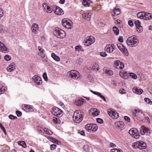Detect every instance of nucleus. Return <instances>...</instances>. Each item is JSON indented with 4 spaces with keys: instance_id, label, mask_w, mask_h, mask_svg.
Instances as JSON below:
<instances>
[{
    "instance_id": "1",
    "label": "nucleus",
    "mask_w": 152,
    "mask_h": 152,
    "mask_svg": "<svg viewBox=\"0 0 152 152\" xmlns=\"http://www.w3.org/2000/svg\"><path fill=\"white\" fill-rule=\"evenodd\" d=\"M127 44L130 47H134L137 46L139 43L137 36L133 35L131 36L126 40Z\"/></svg>"
},
{
    "instance_id": "2",
    "label": "nucleus",
    "mask_w": 152,
    "mask_h": 152,
    "mask_svg": "<svg viewBox=\"0 0 152 152\" xmlns=\"http://www.w3.org/2000/svg\"><path fill=\"white\" fill-rule=\"evenodd\" d=\"M83 112L80 110H77L74 112L73 118L74 121L77 123H80L83 120Z\"/></svg>"
},
{
    "instance_id": "3",
    "label": "nucleus",
    "mask_w": 152,
    "mask_h": 152,
    "mask_svg": "<svg viewBox=\"0 0 152 152\" xmlns=\"http://www.w3.org/2000/svg\"><path fill=\"white\" fill-rule=\"evenodd\" d=\"M53 34L56 37L60 39L64 38L66 36L65 32L58 28L54 29Z\"/></svg>"
},
{
    "instance_id": "4",
    "label": "nucleus",
    "mask_w": 152,
    "mask_h": 152,
    "mask_svg": "<svg viewBox=\"0 0 152 152\" xmlns=\"http://www.w3.org/2000/svg\"><path fill=\"white\" fill-rule=\"evenodd\" d=\"M132 146L134 148H138L140 150L145 149L147 147L146 143L142 141L134 142L132 144Z\"/></svg>"
},
{
    "instance_id": "5",
    "label": "nucleus",
    "mask_w": 152,
    "mask_h": 152,
    "mask_svg": "<svg viewBox=\"0 0 152 152\" xmlns=\"http://www.w3.org/2000/svg\"><path fill=\"white\" fill-rule=\"evenodd\" d=\"M86 130L90 132H95L98 129V126L95 124H87L85 126Z\"/></svg>"
},
{
    "instance_id": "6",
    "label": "nucleus",
    "mask_w": 152,
    "mask_h": 152,
    "mask_svg": "<svg viewBox=\"0 0 152 152\" xmlns=\"http://www.w3.org/2000/svg\"><path fill=\"white\" fill-rule=\"evenodd\" d=\"M132 112L133 115L138 120L140 119L144 115L142 110L138 109H134Z\"/></svg>"
},
{
    "instance_id": "7",
    "label": "nucleus",
    "mask_w": 152,
    "mask_h": 152,
    "mask_svg": "<svg viewBox=\"0 0 152 152\" xmlns=\"http://www.w3.org/2000/svg\"><path fill=\"white\" fill-rule=\"evenodd\" d=\"M51 112L53 114L58 117H61L63 115L62 111L61 109L57 107L52 108Z\"/></svg>"
},
{
    "instance_id": "8",
    "label": "nucleus",
    "mask_w": 152,
    "mask_h": 152,
    "mask_svg": "<svg viewBox=\"0 0 152 152\" xmlns=\"http://www.w3.org/2000/svg\"><path fill=\"white\" fill-rule=\"evenodd\" d=\"M95 42L94 38L92 36L87 37L84 40V44L85 45L88 46L90 45Z\"/></svg>"
},
{
    "instance_id": "9",
    "label": "nucleus",
    "mask_w": 152,
    "mask_h": 152,
    "mask_svg": "<svg viewBox=\"0 0 152 152\" xmlns=\"http://www.w3.org/2000/svg\"><path fill=\"white\" fill-rule=\"evenodd\" d=\"M62 26L67 29H71L72 28V22L69 20L66 19H63L61 22Z\"/></svg>"
},
{
    "instance_id": "10",
    "label": "nucleus",
    "mask_w": 152,
    "mask_h": 152,
    "mask_svg": "<svg viewBox=\"0 0 152 152\" xmlns=\"http://www.w3.org/2000/svg\"><path fill=\"white\" fill-rule=\"evenodd\" d=\"M68 75L73 79H77L80 77L79 73L75 70H72L68 72Z\"/></svg>"
},
{
    "instance_id": "11",
    "label": "nucleus",
    "mask_w": 152,
    "mask_h": 152,
    "mask_svg": "<svg viewBox=\"0 0 152 152\" xmlns=\"http://www.w3.org/2000/svg\"><path fill=\"white\" fill-rule=\"evenodd\" d=\"M140 133L142 135H144L145 134L147 135H149L151 134V131L150 129L144 126H142L140 129Z\"/></svg>"
},
{
    "instance_id": "12",
    "label": "nucleus",
    "mask_w": 152,
    "mask_h": 152,
    "mask_svg": "<svg viewBox=\"0 0 152 152\" xmlns=\"http://www.w3.org/2000/svg\"><path fill=\"white\" fill-rule=\"evenodd\" d=\"M107 112L109 115L112 118L117 119L119 117V115L117 112L113 111L110 109L107 110Z\"/></svg>"
},
{
    "instance_id": "13",
    "label": "nucleus",
    "mask_w": 152,
    "mask_h": 152,
    "mask_svg": "<svg viewBox=\"0 0 152 152\" xmlns=\"http://www.w3.org/2000/svg\"><path fill=\"white\" fill-rule=\"evenodd\" d=\"M32 80L37 85H40L42 82L41 78L38 75H35L32 77Z\"/></svg>"
},
{
    "instance_id": "14",
    "label": "nucleus",
    "mask_w": 152,
    "mask_h": 152,
    "mask_svg": "<svg viewBox=\"0 0 152 152\" xmlns=\"http://www.w3.org/2000/svg\"><path fill=\"white\" fill-rule=\"evenodd\" d=\"M114 64L115 67L117 69H122L124 67V64L119 60L115 61Z\"/></svg>"
},
{
    "instance_id": "15",
    "label": "nucleus",
    "mask_w": 152,
    "mask_h": 152,
    "mask_svg": "<svg viewBox=\"0 0 152 152\" xmlns=\"http://www.w3.org/2000/svg\"><path fill=\"white\" fill-rule=\"evenodd\" d=\"M31 30L32 32L34 34H37L39 31L38 24L36 23L33 24L31 26Z\"/></svg>"
},
{
    "instance_id": "16",
    "label": "nucleus",
    "mask_w": 152,
    "mask_h": 152,
    "mask_svg": "<svg viewBox=\"0 0 152 152\" xmlns=\"http://www.w3.org/2000/svg\"><path fill=\"white\" fill-rule=\"evenodd\" d=\"M115 125L118 129H122L124 126V122L121 121H117L115 123Z\"/></svg>"
},
{
    "instance_id": "17",
    "label": "nucleus",
    "mask_w": 152,
    "mask_h": 152,
    "mask_svg": "<svg viewBox=\"0 0 152 152\" xmlns=\"http://www.w3.org/2000/svg\"><path fill=\"white\" fill-rule=\"evenodd\" d=\"M132 91L133 93L137 94H141L143 92L142 90L139 88H137L135 87L133 88H132Z\"/></svg>"
},
{
    "instance_id": "18",
    "label": "nucleus",
    "mask_w": 152,
    "mask_h": 152,
    "mask_svg": "<svg viewBox=\"0 0 152 152\" xmlns=\"http://www.w3.org/2000/svg\"><path fill=\"white\" fill-rule=\"evenodd\" d=\"M55 12L58 15H61L64 14V11L59 7L56 6L55 9Z\"/></svg>"
},
{
    "instance_id": "19",
    "label": "nucleus",
    "mask_w": 152,
    "mask_h": 152,
    "mask_svg": "<svg viewBox=\"0 0 152 152\" xmlns=\"http://www.w3.org/2000/svg\"><path fill=\"white\" fill-rule=\"evenodd\" d=\"M15 68V63H12L7 67V70L8 72H10L14 70Z\"/></svg>"
},
{
    "instance_id": "20",
    "label": "nucleus",
    "mask_w": 152,
    "mask_h": 152,
    "mask_svg": "<svg viewBox=\"0 0 152 152\" xmlns=\"http://www.w3.org/2000/svg\"><path fill=\"white\" fill-rule=\"evenodd\" d=\"M113 47L110 45H107L105 47L104 49L107 53H111L113 50Z\"/></svg>"
},
{
    "instance_id": "21",
    "label": "nucleus",
    "mask_w": 152,
    "mask_h": 152,
    "mask_svg": "<svg viewBox=\"0 0 152 152\" xmlns=\"http://www.w3.org/2000/svg\"><path fill=\"white\" fill-rule=\"evenodd\" d=\"M86 102V100L82 98H81L78 99L77 101H75V104L77 105L80 106L84 103Z\"/></svg>"
},
{
    "instance_id": "22",
    "label": "nucleus",
    "mask_w": 152,
    "mask_h": 152,
    "mask_svg": "<svg viewBox=\"0 0 152 152\" xmlns=\"http://www.w3.org/2000/svg\"><path fill=\"white\" fill-rule=\"evenodd\" d=\"M24 110L27 111L32 112L34 110L33 109L30 105L27 104H25L23 107Z\"/></svg>"
},
{
    "instance_id": "23",
    "label": "nucleus",
    "mask_w": 152,
    "mask_h": 152,
    "mask_svg": "<svg viewBox=\"0 0 152 152\" xmlns=\"http://www.w3.org/2000/svg\"><path fill=\"white\" fill-rule=\"evenodd\" d=\"M120 75L124 79H127L129 77V75L126 72H119Z\"/></svg>"
},
{
    "instance_id": "24",
    "label": "nucleus",
    "mask_w": 152,
    "mask_h": 152,
    "mask_svg": "<svg viewBox=\"0 0 152 152\" xmlns=\"http://www.w3.org/2000/svg\"><path fill=\"white\" fill-rule=\"evenodd\" d=\"M91 13H85L82 15V16L84 19H90L91 18Z\"/></svg>"
},
{
    "instance_id": "25",
    "label": "nucleus",
    "mask_w": 152,
    "mask_h": 152,
    "mask_svg": "<svg viewBox=\"0 0 152 152\" xmlns=\"http://www.w3.org/2000/svg\"><path fill=\"white\" fill-rule=\"evenodd\" d=\"M145 15L144 16V20H149L152 19V15L148 13L145 12Z\"/></svg>"
},
{
    "instance_id": "26",
    "label": "nucleus",
    "mask_w": 152,
    "mask_h": 152,
    "mask_svg": "<svg viewBox=\"0 0 152 152\" xmlns=\"http://www.w3.org/2000/svg\"><path fill=\"white\" fill-rule=\"evenodd\" d=\"M145 12H138L137 15L138 18L144 19V16H145Z\"/></svg>"
},
{
    "instance_id": "27",
    "label": "nucleus",
    "mask_w": 152,
    "mask_h": 152,
    "mask_svg": "<svg viewBox=\"0 0 152 152\" xmlns=\"http://www.w3.org/2000/svg\"><path fill=\"white\" fill-rule=\"evenodd\" d=\"M0 51L3 53H6L9 52V50L4 44V46L1 47V48H0Z\"/></svg>"
},
{
    "instance_id": "28",
    "label": "nucleus",
    "mask_w": 152,
    "mask_h": 152,
    "mask_svg": "<svg viewBox=\"0 0 152 152\" xmlns=\"http://www.w3.org/2000/svg\"><path fill=\"white\" fill-rule=\"evenodd\" d=\"M51 56L56 61L58 62L60 61V58L58 56H56L54 53L51 54Z\"/></svg>"
},
{
    "instance_id": "29",
    "label": "nucleus",
    "mask_w": 152,
    "mask_h": 152,
    "mask_svg": "<svg viewBox=\"0 0 152 152\" xmlns=\"http://www.w3.org/2000/svg\"><path fill=\"white\" fill-rule=\"evenodd\" d=\"M48 138L50 141L54 143H57L58 144H59L60 143V142L58 141V140L55 138H54L51 137H48Z\"/></svg>"
},
{
    "instance_id": "30",
    "label": "nucleus",
    "mask_w": 152,
    "mask_h": 152,
    "mask_svg": "<svg viewBox=\"0 0 152 152\" xmlns=\"http://www.w3.org/2000/svg\"><path fill=\"white\" fill-rule=\"evenodd\" d=\"M113 13L115 15H118L120 14V10L116 7H115L113 11Z\"/></svg>"
},
{
    "instance_id": "31",
    "label": "nucleus",
    "mask_w": 152,
    "mask_h": 152,
    "mask_svg": "<svg viewBox=\"0 0 152 152\" xmlns=\"http://www.w3.org/2000/svg\"><path fill=\"white\" fill-rule=\"evenodd\" d=\"M91 1L89 0H83L82 4L85 6L88 7L90 5Z\"/></svg>"
},
{
    "instance_id": "32",
    "label": "nucleus",
    "mask_w": 152,
    "mask_h": 152,
    "mask_svg": "<svg viewBox=\"0 0 152 152\" xmlns=\"http://www.w3.org/2000/svg\"><path fill=\"white\" fill-rule=\"evenodd\" d=\"M137 130L136 129L132 128L129 131V133L130 135L133 137L134 133L137 132Z\"/></svg>"
},
{
    "instance_id": "33",
    "label": "nucleus",
    "mask_w": 152,
    "mask_h": 152,
    "mask_svg": "<svg viewBox=\"0 0 152 152\" xmlns=\"http://www.w3.org/2000/svg\"><path fill=\"white\" fill-rule=\"evenodd\" d=\"M92 70H95L96 71H98L99 69V65L96 63H95L91 68Z\"/></svg>"
},
{
    "instance_id": "34",
    "label": "nucleus",
    "mask_w": 152,
    "mask_h": 152,
    "mask_svg": "<svg viewBox=\"0 0 152 152\" xmlns=\"http://www.w3.org/2000/svg\"><path fill=\"white\" fill-rule=\"evenodd\" d=\"M113 30L114 34L116 35H118L119 34V30L116 27L113 26Z\"/></svg>"
},
{
    "instance_id": "35",
    "label": "nucleus",
    "mask_w": 152,
    "mask_h": 152,
    "mask_svg": "<svg viewBox=\"0 0 152 152\" xmlns=\"http://www.w3.org/2000/svg\"><path fill=\"white\" fill-rule=\"evenodd\" d=\"M103 70L105 72V73L107 75L111 76L113 74V72L111 70L104 69Z\"/></svg>"
},
{
    "instance_id": "36",
    "label": "nucleus",
    "mask_w": 152,
    "mask_h": 152,
    "mask_svg": "<svg viewBox=\"0 0 152 152\" xmlns=\"http://www.w3.org/2000/svg\"><path fill=\"white\" fill-rule=\"evenodd\" d=\"M6 90L7 88H5L2 85H0V95L3 93Z\"/></svg>"
},
{
    "instance_id": "37",
    "label": "nucleus",
    "mask_w": 152,
    "mask_h": 152,
    "mask_svg": "<svg viewBox=\"0 0 152 152\" xmlns=\"http://www.w3.org/2000/svg\"><path fill=\"white\" fill-rule=\"evenodd\" d=\"M53 121L55 124H59L61 122L60 119L56 117H53Z\"/></svg>"
},
{
    "instance_id": "38",
    "label": "nucleus",
    "mask_w": 152,
    "mask_h": 152,
    "mask_svg": "<svg viewBox=\"0 0 152 152\" xmlns=\"http://www.w3.org/2000/svg\"><path fill=\"white\" fill-rule=\"evenodd\" d=\"M18 144L19 145L22 146L24 148H26L27 147L25 142L24 141H22V142L18 141Z\"/></svg>"
},
{
    "instance_id": "39",
    "label": "nucleus",
    "mask_w": 152,
    "mask_h": 152,
    "mask_svg": "<svg viewBox=\"0 0 152 152\" xmlns=\"http://www.w3.org/2000/svg\"><path fill=\"white\" fill-rule=\"evenodd\" d=\"M122 50L121 51L124 54V55L128 56V52L126 48L125 47L122 48Z\"/></svg>"
},
{
    "instance_id": "40",
    "label": "nucleus",
    "mask_w": 152,
    "mask_h": 152,
    "mask_svg": "<svg viewBox=\"0 0 152 152\" xmlns=\"http://www.w3.org/2000/svg\"><path fill=\"white\" fill-rule=\"evenodd\" d=\"M99 113V111L96 109H94L93 112L92 113V114L95 116L98 115Z\"/></svg>"
},
{
    "instance_id": "41",
    "label": "nucleus",
    "mask_w": 152,
    "mask_h": 152,
    "mask_svg": "<svg viewBox=\"0 0 152 152\" xmlns=\"http://www.w3.org/2000/svg\"><path fill=\"white\" fill-rule=\"evenodd\" d=\"M83 59L82 58H77L76 62L77 64H80L83 63Z\"/></svg>"
},
{
    "instance_id": "42",
    "label": "nucleus",
    "mask_w": 152,
    "mask_h": 152,
    "mask_svg": "<svg viewBox=\"0 0 152 152\" xmlns=\"http://www.w3.org/2000/svg\"><path fill=\"white\" fill-rule=\"evenodd\" d=\"M44 131L45 133L51 135L53 134L52 132L51 131L46 128H45L44 129Z\"/></svg>"
},
{
    "instance_id": "43",
    "label": "nucleus",
    "mask_w": 152,
    "mask_h": 152,
    "mask_svg": "<svg viewBox=\"0 0 152 152\" xmlns=\"http://www.w3.org/2000/svg\"><path fill=\"white\" fill-rule=\"evenodd\" d=\"M129 76L131 77L133 79H136L137 78V75L134 73L132 72L130 73H129Z\"/></svg>"
},
{
    "instance_id": "44",
    "label": "nucleus",
    "mask_w": 152,
    "mask_h": 152,
    "mask_svg": "<svg viewBox=\"0 0 152 152\" xmlns=\"http://www.w3.org/2000/svg\"><path fill=\"white\" fill-rule=\"evenodd\" d=\"M133 137L136 139H138L140 137V134L137 130V132H136L135 133H134V135H133Z\"/></svg>"
},
{
    "instance_id": "45",
    "label": "nucleus",
    "mask_w": 152,
    "mask_h": 152,
    "mask_svg": "<svg viewBox=\"0 0 152 152\" xmlns=\"http://www.w3.org/2000/svg\"><path fill=\"white\" fill-rule=\"evenodd\" d=\"M137 31L139 32H141L142 31V28L141 26L136 27Z\"/></svg>"
},
{
    "instance_id": "46",
    "label": "nucleus",
    "mask_w": 152,
    "mask_h": 152,
    "mask_svg": "<svg viewBox=\"0 0 152 152\" xmlns=\"http://www.w3.org/2000/svg\"><path fill=\"white\" fill-rule=\"evenodd\" d=\"M117 46L118 47V49L121 51L122 50V48H124V46H123L122 44H121V43H119L118 44H117Z\"/></svg>"
},
{
    "instance_id": "47",
    "label": "nucleus",
    "mask_w": 152,
    "mask_h": 152,
    "mask_svg": "<svg viewBox=\"0 0 152 152\" xmlns=\"http://www.w3.org/2000/svg\"><path fill=\"white\" fill-rule=\"evenodd\" d=\"M144 100L148 104H152V102L149 98H145L144 99Z\"/></svg>"
},
{
    "instance_id": "48",
    "label": "nucleus",
    "mask_w": 152,
    "mask_h": 152,
    "mask_svg": "<svg viewBox=\"0 0 152 152\" xmlns=\"http://www.w3.org/2000/svg\"><path fill=\"white\" fill-rule=\"evenodd\" d=\"M46 10L47 12L49 13H51L53 11L52 9L49 6H48L47 7V8Z\"/></svg>"
},
{
    "instance_id": "49",
    "label": "nucleus",
    "mask_w": 152,
    "mask_h": 152,
    "mask_svg": "<svg viewBox=\"0 0 152 152\" xmlns=\"http://www.w3.org/2000/svg\"><path fill=\"white\" fill-rule=\"evenodd\" d=\"M4 58L6 61H9L11 59V58L9 55H7L4 56Z\"/></svg>"
},
{
    "instance_id": "50",
    "label": "nucleus",
    "mask_w": 152,
    "mask_h": 152,
    "mask_svg": "<svg viewBox=\"0 0 152 152\" xmlns=\"http://www.w3.org/2000/svg\"><path fill=\"white\" fill-rule=\"evenodd\" d=\"M0 128L6 134V131L4 127L3 126L2 124L0 123Z\"/></svg>"
},
{
    "instance_id": "51",
    "label": "nucleus",
    "mask_w": 152,
    "mask_h": 152,
    "mask_svg": "<svg viewBox=\"0 0 152 152\" xmlns=\"http://www.w3.org/2000/svg\"><path fill=\"white\" fill-rule=\"evenodd\" d=\"M134 24L135 25L136 27L141 26L140 22L139 20L135 21L134 22Z\"/></svg>"
},
{
    "instance_id": "52",
    "label": "nucleus",
    "mask_w": 152,
    "mask_h": 152,
    "mask_svg": "<svg viewBox=\"0 0 152 152\" xmlns=\"http://www.w3.org/2000/svg\"><path fill=\"white\" fill-rule=\"evenodd\" d=\"M43 77L45 81H47L48 80L47 75L46 73L45 72L43 74Z\"/></svg>"
},
{
    "instance_id": "53",
    "label": "nucleus",
    "mask_w": 152,
    "mask_h": 152,
    "mask_svg": "<svg viewBox=\"0 0 152 152\" xmlns=\"http://www.w3.org/2000/svg\"><path fill=\"white\" fill-rule=\"evenodd\" d=\"M96 121L98 123L100 124H102L103 123L102 119L101 118H97Z\"/></svg>"
},
{
    "instance_id": "54",
    "label": "nucleus",
    "mask_w": 152,
    "mask_h": 152,
    "mask_svg": "<svg viewBox=\"0 0 152 152\" xmlns=\"http://www.w3.org/2000/svg\"><path fill=\"white\" fill-rule=\"evenodd\" d=\"M81 49V47L80 46H77L75 48V51H78L79 52Z\"/></svg>"
},
{
    "instance_id": "55",
    "label": "nucleus",
    "mask_w": 152,
    "mask_h": 152,
    "mask_svg": "<svg viewBox=\"0 0 152 152\" xmlns=\"http://www.w3.org/2000/svg\"><path fill=\"white\" fill-rule=\"evenodd\" d=\"M99 95H98V96H99L104 101L106 102V99L104 97V96L101 95V94L100 93H98Z\"/></svg>"
},
{
    "instance_id": "56",
    "label": "nucleus",
    "mask_w": 152,
    "mask_h": 152,
    "mask_svg": "<svg viewBox=\"0 0 152 152\" xmlns=\"http://www.w3.org/2000/svg\"><path fill=\"white\" fill-rule=\"evenodd\" d=\"M100 55L102 57H106L107 56V54L105 52H102L100 53Z\"/></svg>"
},
{
    "instance_id": "57",
    "label": "nucleus",
    "mask_w": 152,
    "mask_h": 152,
    "mask_svg": "<svg viewBox=\"0 0 152 152\" xmlns=\"http://www.w3.org/2000/svg\"><path fill=\"white\" fill-rule=\"evenodd\" d=\"M16 113L17 115V116L18 117H20L22 115V113L18 110H17L16 111Z\"/></svg>"
},
{
    "instance_id": "58",
    "label": "nucleus",
    "mask_w": 152,
    "mask_h": 152,
    "mask_svg": "<svg viewBox=\"0 0 152 152\" xmlns=\"http://www.w3.org/2000/svg\"><path fill=\"white\" fill-rule=\"evenodd\" d=\"M9 118L10 119L13 120L16 119L17 118L15 116L12 115H10L9 116Z\"/></svg>"
},
{
    "instance_id": "59",
    "label": "nucleus",
    "mask_w": 152,
    "mask_h": 152,
    "mask_svg": "<svg viewBox=\"0 0 152 152\" xmlns=\"http://www.w3.org/2000/svg\"><path fill=\"white\" fill-rule=\"evenodd\" d=\"M56 146L55 144H52L50 145V149L51 150H53L56 148Z\"/></svg>"
},
{
    "instance_id": "60",
    "label": "nucleus",
    "mask_w": 152,
    "mask_h": 152,
    "mask_svg": "<svg viewBox=\"0 0 152 152\" xmlns=\"http://www.w3.org/2000/svg\"><path fill=\"white\" fill-rule=\"evenodd\" d=\"M39 50L42 53H43L45 52L44 50L41 48L40 46H39L38 47Z\"/></svg>"
},
{
    "instance_id": "61",
    "label": "nucleus",
    "mask_w": 152,
    "mask_h": 152,
    "mask_svg": "<svg viewBox=\"0 0 152 152\" xmlns=\"http://www.w3.org/2000/svg\"><path fill=\"white\" fill-rule=\"evenodd\" d=\"M128 23L129 26L131 27H132L133 26V23L132 21L131 20H129L128 21Z\"/></svg>"
},
{
    "instance_id": "62",
    "label": "nucleus",
    "mask_w": 152,
    "mask_h": 152,
    "mask_svg": "<svg viewBox=\"0 0 152 152\" xmlns=\"http://www.w3.org/2000/svg\"><path fill=\"white\" fill-rule=\"evenodd\" d=\"M4 28L2 26L0 25V32H4Z\"/></svg>"
},
{
    "instance_id": "63",
    "label": "nucleus",
    "mask_w": 152,
    "mask_h": 152,
    "mask_svg": "<svg viewBox=\"0 0 152 152\" xmlns=\"http://www.w3.org/2000/svg\"><path fill=\"white\" fill-rule=\"evenodd\" d=\"M124 119L128 122H129L130 121V118L127 116H125L124 117Z\"/></svg>"
},
{
    "instance_id": "64",
    "label": "nucleus",
    "mask_w": 152,
    "mask_h": 152,
    "mask_svg": "<svg viewBox=\"0 0 152 152\" xmlns=\"http://www.w3.org/2000/svg\"><path fill=\"white\" fill-rule=\"evenodd\" d=\"M118 40L121 42H123L124 41L123 37H119L118 38Z\"/></svg>"
}]
</instances>
